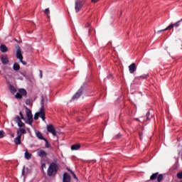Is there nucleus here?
Returning a JSON list of instances; mask_svg holds the SVG:
<instances>
[{
    "label": "nucleus",
    "mask_w": 182,
    "mask_h": 182,
    "mask_svg": "<svg viewBox=\"0 0 182 182\" xmlns=\"http://www.w3.org/2000/svg\"><path fill=\"white\" fill-rule=\"evenodd\" d=\"M16 58L19 59L21 63L23 65H26V63L23 61V55H22V50L21 47L18 45L16 46Z\"/></svg>",
    "instance_id": "obj_1"
},
{
    "label": "nucleus",
    "mask_w": 182,
    "mask_h": 182,
    "mask_svg": "<svg viewBox=\"0 0 182 182\" xmlns=\"http://www.w3.org/2000/svg\"><path fill=\"white\" fill-rule=\"evenodd\" d=\"M58 173V165L56 164L53 163L50 165L48 170V176L52 177V176H55Z\"/></svg>",
    "instance_id": "obj_2"
},
{
    "label": "nucleus",
    "mask_w": 182,
    "mask_h": 182,
    "mask_svg": "<svg viewBox=\"0 0 182 182\" xmlns=\"http://www.w3.org/2000/svg\"><path fill=\"white\" fill-rule=\"evenodd\" d=\"M26 114L27 116V121L26 123L28 124H32L33 123V116L32 115V111L26 107Z\"/></svg>",
    "instance_id": "obj_3"
},
{
    "label": "nucleus",
    "mask_w": 182,
    "mask_h": 182,
    "mask_svg": "<svg viewBox=\"0 0 182 182\" xmlns=\"http://www.w3.org/2000/svg\"><path fill=\"white\" fill-rule=\"evenodd\" d=\"M39 117H41L42 120L45 121V109L43 108V107L41 108L40 112L35 114L34 119L38 120Z\"/></svg>",
    "instance_id": "obj_4"
},
{
    "label": "nucleus",
    "mask_w": 182,
    "mask_h": 182,
    "mask_svg": "<svg viewBox=\"0 0 182 182\" xmlns=\"http://www.w3.org/2000/svg\"><path fill=\"white\" fill-rule=\"evenodd\" d=\"M15 122L18 124L19 127H25V124L22 122V118L21 117L17 116L14 118Z\"/></svg>",
    "instance_id": "obj_5"
},
{
    "label": "nucleus",
    "mask_w": 182,
    "mask_h": 182,
    "mask_svg": "<svg viewBox=\"0 0 182 182\" xmlns=\"http://www.w3.org/2000/svg\"><path fill=\"white\" fill-rule=\"evenodd\" d=\"M47 130L49 133H51L53 136H56V129H55V127L53 124L47 125Z\"/></svg>",
    "instance_id": "obj_6"
},
{
    "label": "nucleus",
    "mask_w": 182,
    "mask_h": 182,
    "mask_svg": "<svg viewBox=\"0 0 182 182\" xmlns=\"http://www.w3.org/2000/svg\"><path fill=\"white\" fill-rule=\"evenodd\" d=\"M82 6H83V5L82 4V1H76L75 3V12H79V11H80V9L82 8Z\"/></svg>",
    "instance_id": "obj_7"
},
{
    "label": "nucleus",
    "mask_w": 182,
    "mask_h": 182,
    "mask_svg": "<svg viewBox=\"0 0 182 182\" xmlns=\"http://www.w3.org/2000/svg\"><path fill=\"white\" fill-rule=\"evenodd\" d=\"M1 61L3 65H8L9 63V59L8 58V55H3L1 56Z\"/></svg>",
    "instance_id": "obj_8"
},
{
    "label": "nucleus",
    "mask_w": 182,
    "mask_h": 182,
    "mask_svg": "<svg viewBox=\"0 0 182 182\" xmlns=\"http://www.w3.org/2000/svg\"><path fill=\"white\" fill-rule=\"evenodd\" d=\"M26 129L23 128H19L16 131L17 136L19 137H22V134H26Z\"/></svg>",
    "instance_id": "obj_9"
},
{
    "label": "nucleus",
    "mask_w": 182,
    "mask_h": 182,
    "mask_svg": "<svg viewBox=\"0 0 182 182\" xmlns=\"http://www.w3.org/2000/svg\"><path fill=\"white\" fill-rule=\"evenodd\" d=\"M82 93H83V87H81L76 93L75 95L73 97V99H79L80 96H82Z\"/></svg>",
    "instance_id": "obj_10"
},
{
    "label": "nucleus",
    "mask_w": 182,
    "mask_h": 182,
    "mask_svg": "<svg viewBox=\"0 0 182 182\" xmlns=\"http://www.w3.org/2000/svg\"><path fill=\"white\" fill-rule=\"evenodd\" d=\"M136 69H137V68L136 67V64L135 63H132L129 66V73H134V72H136Z\"/></svg>",
    "instance_id": "obj_11"
},
{
    "label": "nucleus",
    "mask_w": 182,
    "mask_h": 182,
    "mask_svg": "<svg viewBox=\"0 0 182 182\" xmlns=\"http://www.w3.org/2000/svg\"><path fill=\"white\" fill-rule=\"evenodd\" d=\"M63 181L70 182V175L68 174V173H64L63 176Z\"/></svg>",
    "instance_id": "obj_12"
},
{
    "label": "nucleus",
    "mask_w": 182,
    "mask_h": 182,
    "mask_svg": "<svg viewBox=\"0 0 182 182\" xmlns=\"http://www.w3.org/2000/svg\"><path fill=\"white\" fill-rule=\"evenodd\" d=\"M0 50L2 52V53H5L8 52V47L5 44H1L0 46Z\"/></svg>",
    "instance_id": "obj_13"
},
{
    "label": "nucleus",
    "mask_w": 182,
    "mask_h": 182,
    "mask_svg": "<svg viewBox=\"0 0 182 182\" xmlns=\"http://www.w3.org/2000/svg\"><path fill=\"white\" fill-rule=\"evenodd\" d=\"M38 155L39 156V157H46V156H48V154L43 150H38Z\"/></svg>",
    "instance_id": "obj_14"
},
{
    "label": "nucleus",
    "mask_w": 182,
    "mask_h": 182,
    "mask_svg": "<svg viewBox=\"0 0 182 182\" xmlns=\"http://www.w3.org/2000/svg\"><path fill=\"white\" fill-rule=\"evenodd\" d=\"M18 92L21 95V96H26V95H28L26 90L23 88L18 89Z\"/></svg>",
    "instance_id": "obj_15"
},
{
    "label": "nucleus",
    "mask_w": 182,
    "mask_h": 182,
    "mask_svg": "<svg viewBox=\"0 0 182 182\" xmlns=\"http://www.w3.org/2000/svg\"><path fill=\"white\" fill-rule=\"evenodd\" d=\"M24 156H25V159H26V160H31V159L32 157V154H29V152H28V150H26Z\"/></svg>",
    "instance_id": "obj_16"
},
{
    "label": "nucleus",
    "mask_w": 182,
    "mask_h": 182,
    "mask_svg": "<svg viewBox=\"0 0 182 182\" xmlns=\"http://www.w3.org/2000/svg\"><path fill=\"white\" fill-rule=\"evenodd\" d=\"M80 149V144H76L71 146V150H79Z\"/></svg>",
    "instance_id": "obj_17"
},
{
    "label": "nucleus",
    "mask_w": 182,
    "mask_h": 182,
    "mask_svg": "<svg viewBox=\"0 0 182 182\" xmlns=\"http://www.w3.org/2000/svg\"><path fill=\"white\" fill-rule=\"evenodd\" d=\"M36 134L38 139H40L41 140H45V138L43 137V136H42V133H41V132L37 131L36 132Z\"/></svg>",
    "instance_id": "obj_18"
},
{
    "label": "nucleus",
    "mask_w": 182,
    "mask_h": 182,
    "mask_svg": "<svg viewBox=\"0 0 182 182\" xmlns=\"http://www.w3.org/2000/svg\"><path fill=\"white\" fill-rule=\"evenodd\" d=\"M21 136H16L15 139H14V143L16 144H21L22 142L21 141Z\"/></svg>",
    "instance_id": "obj_19"
},
{
    "label": "nucleus",
    "mask_w": 182,
    "mask_h": 182,
    "mask_svg": "<svg viewBox=\"0 0 182 182\" xmlns=\"http://www.w3.org/2000/svg\"><path fill=\"white\" fill-rule=\"evenodd\" d=\"M13 69L14 70H19V69H21V66H19V64H18L17 63H15L13 65Z\"/></svg>",
    "instance_id": "obj_20"
},
{
    "label": "nucleus",
    "mask_w": 182,
    "mask_h": 182,
    "mask_svg": "<svg viewBox=\"0 0 182 182\" xmlns=\"http://www.w3.org/2000/svg\"><path fill=\"white\" fill-rule=\"evenodd\" d=\"M10 92L12 95H15L16 93V89L14 86L10 87Z\"/></svg>",
    "instance_id": "obj_21"
},
{
    "label": "nucleus",
    "mask_w": 182,
    "mask_h": 182,
    "mask_svg": "<svg viewBox=\"0 0 182 182\" xmlns=\"http://www.w3.org/2000/svg\"><path fill=\"white\" fill-rule=\"evenodd\" d=\"M172 28H174V24L169 25L166 28L161 30V32H163L164 31H167L168 29H171Z\"/></svg>",
    "instance_id": "obj_22"
},
{
    "label": "nucleus",
    "mask_w": 182,
    "mask_h": 182,
    "mask_svg": "<svg viewBox=\"0 0 182 182\" xmlns=\"http://www.w3.org/2000/svg\"><path fill=\"white\" fill-rule=\"evenodd\" d=\"M44 140L46 141V149L50 148V144H49V141H48V139H45Z\"/></svg>",
    "instance_id": "obj_23"
},
{
    "label": "nucleus",
    "mask_w": 182,
    "mask_h": 182,
    "mask_svg": "<svg viewBox=\"0 0 182 182\" xmlns=\"http://www.w3.org/2000/svg\"><path fill=\"white\" fill-rule=\"evenodd\" d=\"M157 174H158V173H153L152 176H151V177H150V180H154L156 178V177H157Z\"/></svg>",
    "instance_id": "obj_24"
},
{
    "label": "nucleus",
    "mask_w": 182,
    "mask_h": 182,
    "mask_svg": "<svg viewBox=\"0 0 182 182\" xmlns=\"http://www.w3.org/2000/svg\"><path fill=\"white\" fill-rule=\"evenodd\" d=\"M16 99H22V95L19 93H16L15 95Z\"/></svg>",
    "instance_id": "obj_25"
},
{
    "label": "nucleus",
    "mask_w": 182,
    "mask_h": 182,
    "mask_svg": "<svg viewBox=\"0 0 182 182\" xmlns=\"http://www.w3.org/2000/svg\"><path fill=\"white\" fill-rule=\"evenodd\" d=\"M163 180V175L160 174L158 176L157 181L161 182Z\"/></svg>",
    "instance_id": "obj_26"
},
{
    "label": "nucleus",
    "mask_w": 182,
    "mask_h": 182,
    "mask_svg": "<svg viewBox=\"0 0 182 182\" xmlns=\"http://www.w3.org/2000/svg\"><path fill=\"white\" fill-rule=\"evenodd\" d=\"M26 105H28L29 106L32 105V101H31V100H26Z\"/></svg>",
    "instance_id": "obj_27"
},
{
    "label": "nucleus",
    "mask_w": 182,
    "mask_h": 182,
    "mask_svg": "<svg viewBox=\"0 0 182 182\" xmlns=\"http://www.w3.org/2000/svg\"><path fill=\"white\" fill-rule=\"evenodd\" d=\"M5 132L0 130V139H3Z\"/></svg>",
    "instance_id": "obj_28"
},
{
    "label": "nucleus",
    "mask_w": 182,
    "mask_h": 182,
    "mask_svg": "<svg viewBox=\"0 0 182 182\" xmlns=\"http://www.w3.org/2000/svg\"><path fill=\"white\" fill-rule=\"evenodd\" d=\"M44 12H45V14H46V15H49V14H50L49 9H46Z\"/></svg>",
    "instance_id": "obj_29"
},
{
    "label": "nucleus",
    "mask_w": 182,
    "mask_h": 182,
    "mask_svg": "<svg viewBox=\"0 0 182 182\" xmlns=\"http://www.w3.org/2000/svg\"><path fill=\"white\" fill-rule=\"evenodd\" d=\"M177 177H178V178H182V172L178 173L177 174Z\"/></svg>",
    "instance_id": "obj_30"
},
{
    "label": "nucleus",
    "mask_w": 182,
    "mask_h": 182,
    "mask_svg": "<svg viewBox=\"0 0 182 182\" xmlns=\"http://www.w3.org/2000/svg\"><path fill=\"white\" fill-rule=\"evenodd\" d=\"M19 114H20V117H21V119H22V120H23L25 118L23 117V114H22V112H19Z\"/></svg>",
    "instance_id": "obj_31"
},
{
    "label": "nucleus",
    "mask_w": 182,
    "mask_h": 182,
    "mask_svg": "<svg viewBox=\"0 0 182 182\" xmlns=\"http://www.w3.org/2000/svg\"><path fill=\"white\" fill-rule=\"evenodd\" d=\"M71 174H73V176L75 180H77V177H76V174H75V173L73 171H71Z\"/></svg>",
    "instance_id": "obj_32"
},
{
    "label": "nucleus",
    "mask_w": 182,
    "mask_h": 182,
    "mask_svg": "<svg viewBox=\"0 0 182 182\" xmlns=\"http://www.w3.org/2000/svg\"><path fill=\"white\" fill-rule=\"evenodd\" d=\"M91 2H92V4H96V2H99V0H91Z\"/></svg>",
    "instance_id": "obj_33"
},
{
    "label": "nucleus",
    "mask_w": 182,
    "mask_h": 182,
    "mask_svg": "<svg viewBox=\"0 0 182 182\" xmlns=\"http://www.w3.org/2000/svg\"><path fill=\"white\" fill-rule=\"evenodd\" d=\"M22 174L25 176V167L23 168Z\"/></svg>",
    "instance_id": "obj_34"
},
{
    "label": "nucleus",
    "mask_w": 182,
    "mask_h": 182,
    "mask_svg": "<svg viewBox=\"0 0 182 182\" xmlns=\"http://www.w3.org/2000/svg\"><path fill=\"white\" fill-rule=\"evenodd\" d=\"M173 26H178V23H175L173 24Z\"/></svg>",
    "instance_id": "obj_35"
},
{
    "label": "nucleus",
    "mask_w": 182,
    "mask_h": 182,
    "mask_svg": "<svg viewBox=\"0 0 182 182\" xmlns=\"http://www.w3.org/2000/svg\"><path fill=\"white\" fill-rule=\"evenodd\" d=\"M146 116H147V119H149V117L150 116V112H148V113L146 114Z\"/></svg>",
    "instance_id": "obj_36"
},
{
    "label": "nucleus",
    "mask_w": 182,
    "mask_h": 182,
    "mask_svg": "<svg viewBox=\"0 0 182 182\" xmlns=\"http://www.w3.org/2000/svg\"><path fill=\"white\" fill-rule=\"evenodd\" d=\"M141 77L142 79H145V77H147V75H146L145 77L141 76Z\"/></svg>",
    "instance_id": "obj_37"
},
{
    "label": "nucleus",
    "mask_w": 182,
    "mask_h": 182,
    "mask_svg": "<svg viewBox=\"0 0 182 182\" xmlns=\"http://www.w3.org/2000/svg\"><path fill=\"white\" fill-rule=\"evenodd\" d=\"M67 170H68V171H70V173H72V171H73L70 170V168H67Z\"/></svg>",
    "instance_id": "obj_38"
},
{
    "label": "nucleus",
    "mask_w": 182,
    "mask_h": 182,
    "mask_svg": "<svg viewBox=\"0 0 182 182\" xmlns=\"http://www.w3.org/2000/svg\"><path fill=\"white\" fill-rule=\"evenodd\" d=\"M11 137H15V134H11Z\"/></svg>",
    "instance_id": "obj_39"
},
{
    "label": "nucleus",
    "mask_w": 182,
    "mask_h": 182,
    "mask_svg": "<svg viewBox=\"0 0 182 182\" xmlns=\"http://www.w3.org/2000/svg\"><path fill=\"white\" fill-rule=\"evenodd\" d=\"M42 167H46V165L45 164H43L42 165Z\"/></svg>",
    "instance_id": "obj_40"
},
{
    "label": "nucleus",
    "mask_w": 182,
    "mask_h": 182,
    "mask_svg": "<svg viewBox=\"0 0 182 182\" xmlns=\"http://www.w3.org/2000/svg\"><path fill=\"white\" fill-rule=\"evenodd\" d=\"M122 136V135L120 134H119L118 135H117V137H121Z\"/></svg>",
    "instance_id": "obj_41"
},
{
    "label": "nucleus",
    "mask_w": 182,
    "mask_h": 182,
    "mask_svg": "<svg viewBox=\"0 0 182 182\" xmlns=\"http://www.w3.org/2000/svg\"><path fill=\"white\" fill-rule=\"evenodd\" d=\"M41 73V77H42V71H40Z\"/></svg>",
    "instance_id": "obj_42"
},
{
    "label": "nucleus",
    "mask_w": 182,
    "mask_h": 182,
    "mask_svg": "<svg viewBox=\"0 0 182 182\" xmlns=\"http://www.w3.org/2000/svg\"><path fill=\"white\" fill-rule=\"evenodd\" d=\"M139 137L141 139V134H139Z\"/></svg>",
    "instance_id": "obj_43"
},
{
    "label": "nucleus",
    "mask_w": 182,
    "mask_h": 182,
    "mask_svg": "<svg viewBox=\"0 0 182 182\" xmlns=\"http://www.w3.org/2000/svg\"><path fill=\"white\" fill-rule=\"evenodd\" d=\"M48 18H50V16L49 15H48Z\"/></svg>",
    "instance_id": "obj_44"
},
{
    "label": "nucleus",
    "mask_w": 182,
    "mask_h": 182,
    "mask_svg": "<svg viewBox=\"0 0 182 182\" xmlns=\"http://www.w3.org/2000/svg\"><path fill=\"white\" fill-rule=\"evenodd\" d=\"M136 120H139V119H136Z\"/></svg>",
    "instance_id": "obj_45"
}]
</instances>
